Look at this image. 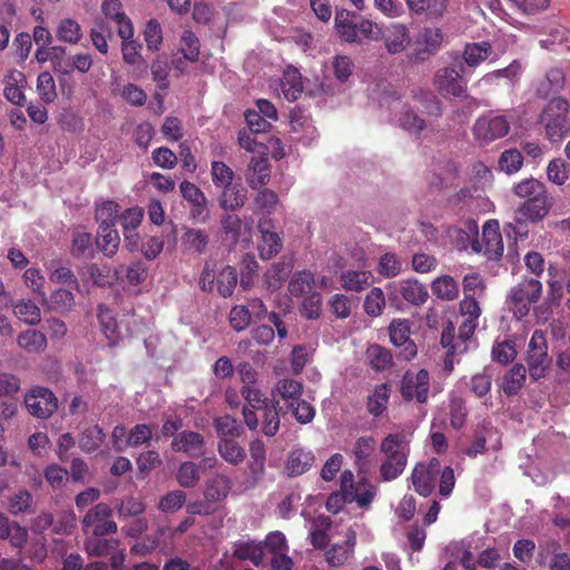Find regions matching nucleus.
<instances>
[{"mask_svg": "<svg viewBox=\"0 0 570 570\" xmlns=\"http://www.w3.org/2000/svg\"><path fill=\"white\" fill-rule=\"evenodd\" d=\"M525 367L522 365L511 367L503 376L501 384L503 392L508 395L517 394L525 381Z\"/></svg>", "mask_w": 570, "mask_h": 570, "instance_id": "49", "label": "nucleus"}, {"mask_svg": "<svg viewBox=\"0 0 570 570\" xmlns=\"http://www.w3.org/2000/svg\"><path fill=\"white\" fill-rule=\"evenodd\" d=\"M115 510L119 519L137 518L145 512L146 505L139 498L128 495L115 501Z\"/></svg>", "mask_w": 570, "mask_h": 570, "instance_id": "41", "label": "nucleus"}, {"mask_svg": "<svg viewBox=\"0 0 570 570\" xmlns=\"http://www.w3.org/2000/svg\"><path fill=\"white\" fill-rule=\"evenodd\" d=\"M237 284V273L232 266L223 267L219 273L215 274V264L206 262L200 274L199 286L205 292H212L216 286L217 292L223 297H228L233 294Z\"/></svg>", "mask_w": 570, "mask_h": 570, "instance_id": "7", "label": "nucleus"}, {"mask_svg": "<svg viewBox=\"0 0 570 570\" xmlns=\"http://www.w3.org/2000/svg\"><path fill=\"white\" fill-rule=\"evenodd\" d=\"M315 284L314 274L308 269H303L293 274L288 283V291L295 297H303L315 292Z\"/></svg>", "mask_w": 570, "mask_h": 570, "instance_id": "30", "label": "nucleus"}, {"mask_svg": "<svg viewBox=\"0 0 570 570\" xmlns=\"http://www.w3.org/2000/svg\"><path fill=\"white\" fill-rule=\"evenodd\" d=\"M522 71V66L519 61L514 60L507 68L498 69L483 76L482 81L492 83L499 78H505L510 83H514Z\"/></svg>", "mask_w": 570, "mask_h": 570, "instance_id": "58", "label": "nucleus"}, {"mask_svg": "<svg viewBox=\"0 0 570 570\" xmlns=\"http://www.w3.org/2000/svg\"><path fill=\"white\" fill-rule=\"evenodd\" d=\"M547 177L550 183L563 186L569 179V169L564 159L553 158L547 166Z\"/></svg>", "mask_w": 570, "mask_h": 570, "instance_id": "53", "label": "nucleus"}, {"mask_svg": "<svg viewBox=\"0 0 570 570\" xmlns=\"http://www.w3.org/2000/svg\"><path fill=\"white\" fill-rule=\"evenodd\" d=\"M282 248V240L277 233H266L261 236L258 244L259 256L262 259H271Z\"/></svg>", "mask_w": 570, "mask_h": 570, "instance_id": "56", "label": "nucleus"}, {"mask_svg": "<svg viewBox=\"0 0 570 570\" xmlns=\"http://www.w3.org/2000/svg\"><path fill=\"white\" fill-rule=\"evenodd\" d=\"M387 108L394 114L395 122L403 129L412 134H420L425 128V121L407 109L399 97L389 102Z\"/></svg>", "mask_w": 570, "mask_h": 570, "instance_id": "18", "label": "nucleus"}, {"mask_svg": "<svg viewBox=\"0 0 570 570\" xmlns=\"http://www.w3.org/2000/svg\"><path fill=\"white\" fill-rule=\"evenodd\" d=\"M381 39L389 53L403 52L411 43L409 28L403 23H391L382 30Z\"/></svg>", "mask_w": 570, "mask_h": 570, "instance_id": "16", "label": "nucleus"}, {"mask_svg": "<svg viewBox=\"0 0 570 570\" xmlns=\"http://www.w3.org/2000/svg\"><path fill=\"white\" fill-rule=\"evenodd\" d=\"M210 176L216 187L223 188L233 184L234 171L223 161H213L210 166Z\"/></svg>", "mask_w": 570, "mask_h": 570, "instance_id": "62", "label": "nucleus"}, {"mask_svg": "<svg viewBox=\"0 0 570 570\" xmlns=\"http://www.w3.org/2000/svg\"><path fill=\"white\" fill-rule=\"evenodd\" d=\"M402 272V262L393 253H385L381 256L377 264V273L385 277L391 278L397 276Z\"/></svg>", "mask_w": 570, "mask_h": 570, "instance_id": "57", "label": "nucleus"}, {"mask_svg": "<svg viewBox=\"0 0 570 570\" xmlns=\"http://www.w3.org/2000/svg\"><path fill=\"white\" fill-rule=\"evenodd\" d=\"M26 85V76L19 70H10L4 77L3 95L13 105H21L26 97L22 88Z\"/></svg>", "mask_w": 570, "mask_h": 570, "instance_id": "24", "label": "nucleus"}, {"mask_svg": "<svg viewBox=\"0 0 570 570\" xmlns=\"http://www.w3.org/2000/svg\"><path fill=\"white\" fill-rule=\"evenodd\" d=\"M120 238L111 224L99 225L97 245L106 256L116 254Z\"/></svg>", "mask_w": 570, "mask_h": 570, "instance_id": "37", "label": "nucleus"}, {"mask_svg": "<svg viewBox=\"0 0 570 570\" xmlns=\"http://www.w3.org/2000/svg\"><path fill=\"white\" fill-rule=\"evenodd\" d=\"M527 361L533 380L544 376L549 364L548 346L544 334L540 330H535L530 338Z\"/></svg>", "mask_w": 570, "mask_h": 570, "instance_id": "10", "label": "nucleus"}, {"mask_svg": "<svg viewBox=\"0 0 570 570\" xmlns=\"http://www.w3.org/2000/svg\"><path fill=\"white\" fill-rule=\"evenodd\" d=\"M118 35L122 39L121 52L124 61L128 65H136L141 59V46L132 40L134 29L131 22L122 23L118 28Z\"/></svg>", "mask_w": 570, "mask_h": 570, "instance_id": "21", "label": "nucleus"}, {"mask_svg": "<svg viewBox=\"0 0 570 570\" xmlns=\"http://www.w3.org/2000/svg\"><path fill=\"white\" fill-rule=\"evenodd\" d=\"M430 374L426 370L406 371L401 380L400 392L405 401L425 403L429 399Z\"/></svg>", "mask_w": 570, "mask_h": 570, "instance_id": "9", "label": "nucleus"}, {"mask_svg": "<svg viewBox=\"0 0 570 570\" xmlns=\"http://www.w3.org/2000/svg\"><path fill=\"white\" fill-rule=\"evenodd\" d=\"M8 510L11 514L14 515L33 513L35 508L32 494L24 489L18 490L9 498Z\"/></svg>", "mask_w": 570, "mask_h": 570, "instance_id": "48", "label": "nucleus"}, {"mask_svg": "<svg viewBox=\"0 0 570 570\" xmlns=\"http://www.w3.org/2000/svg\"><path fill=\"white\" fill-rule=\"evenodd\" d=\"M222 228L225 240L230 244H236L243 234L242 219L234 214H227L222 219Z\"/></svg>", "mask_w": 570, "mask_h": 570, "instance_id": "55", "label": "nucleus"}, {"mask_svg": "<svg viewBox=\"0 0 570 570\" xmlns=\"http://www.w3.org/2000/svg\"><path fill=\"white\" fill-rule=\"evenodd\" d=\"M214 426L218 436V441L236 440L243 432L242 425L230 415H224L215 419Z\"/></svg>", "mask_w": 570, "mask_h": 570, "instance_id": "45", "label": "nucleus"}, {"mask_svg": "<svg viewBox=\"0 0 570 570\" xmlns=\"http://www.w3.org/2000/svg\"><path fill=\"white\" fill-rule=\"evenodd\" d=\"M367 358L371 366L376 371L385 370L392 362L390 352L377 344L371 345L367 348Z\"/></svg>", "mask_w": 570, "mask_h": 570, "instance_id": "64", "label": "nucleus"}, {"mask_svg": "<svg viewBox=\"0 0 570 570\" xmlns=\"http://www.w3.org/2000/svg\"><path fill=\"white\" fill-rule=\"evenodd\" d=\"M105 438L106 435L99 425H91L82 430L78 444L81 451L91 453L102 445Z\"/></svg>", "mask_w": 570, "mask_h": 570, "instance_id": "40", "label": "nucleus"}, {"mask_svg": "<svg viewBox=\"0 0 570 570\" xmlns=\"http://www.w3.org/2000/svg\"><path fill=\"white\" fill-rule=\"evenodd\" d=\"M390 399V389L386 384L376 385L374 391L367 399L368 412L374 415H381L385 409Z\"/></svg>", "mask_w": 570, "mask_h": 570, "instance_id": "50", "label": "nucleus"}, {"mask_svg": "<svg viewBox=\"0 0 570 570\" xmlns=\"http://www.w3.org/2000/svg\"><path fill=\"white\" fill-rule=\"evenodd\" d=\"M432 294L443 301H454L459 296V285L453 277L443 275L431 283Z\"/></svg>", "mask_w": 570, "mask_h": 570, "instance_id": "39", "label": "nucleus"}, {"mask_svg": "<svg viewBox=\"0 0 570 570\" xmlns=\"http://www.w3.org/2000/svg\"><path fill=\"white\" fill-rule=\"evenodd\" d=\"M568 114L569 102L563 98H553L547 104L539 117V124L544 128L549 141H561L570 131Z\"/></svg>", "mask_w": 570, "mask_h": 570, "instance_id": "3", "label": "nucleus"}, {"mask_svg": "<svg viewBox=\"0 0 570 570\" xmlns=\"http://www.w3.org/2000/svg\"><path fill=\"white\" fill-rule=\"evenodd\" d=\"M234 554L236 558L248 560L257 567L263 564L266 560L263 542H239L235 546Z\"/></svg>", "mask_w": 570, "mask_h": 570, "instance_id": "33", "label": "nucleus"}, {"mask_svg": "<svg viewBox=\"0 0 570 570\" xmlns=\"http://www.w3.org/2000/svg\"><path fill=\"white\" fill-rule=\"evenodd\" d=\"M112 508L100 502L87 511L82 518L81 525L86 534L105 537L117 532V523L111 520Z\"/></svg>", "mask_w": 570, "mask_h": 570, "instance_id": "8", "label": "nucleus"}, {"mask_svg": "<svg viewBox=\"0 0 570 570\" xmlns=\"http://www.w3.org/2000/svg\"><path fill=\"white\" fill-rule=\"evenodd\" d=\"M282 91L289 101H294L301 96L303 91L302 76L295 67L289 66L284 70Z\"/></svg>", "mask_w": 570, "mask_h": 570, "instance_id": "34", "label": "nucleus"}, {"mask_svg": "<svg viewBox=\"0 0 570 570\" xmlns=\"http://www.w3.org/2000/svg\"><path fill=\"white\" fill-rule=\"evenodd\" d=\"M314 454L304 449H294L286 460L285 470L289 476H297L307 472L314 464Z\"/></svg>", "mask_w": 570, "mask_h": 570, "instance_id": "23", "label": "nucleus"}, {"mask_svg": "<svg viewBox=\"0 0 570 570\" xmlns=\"http://www.w3.org/2000/svg\"><path fill=\"white\" fill-rule=\"evenodd\" d=\"M376 492L377 488L374 484L367 481H360L353 490H348L344 500L347 503L356 502L360 508H368Z\"/></svg>", "mask_w": 570, "mask_h": 570, "instance_id": "35", "label": "nucleus"}, {"mask_svg": "<svg viewBox=\"0 0 570 570\" xmlns=\"http://www.w3.org/2000/svg\"><path fill=\"white\" fill-rule=\"evenodd\" d=\"M478 324L479 323L473 320L464 318V321L459 327L456 341L455 344L453 345L454 352L464 353L468 351L469 342L472 338Z\"/></svg>", "mask_w": 570, "mask_h": 570, "instance_id": "59", "label": "nucleus"}, {"mask_svg": "<svg viewBox=\"0 0 570 570\" xmlns=\"http://www.w3.org/2000/svg\"><path fill=\"white\" fill-rule=\"evenodd\" d=\"M542 294V284L537 278H524L511 287L508 297V308L521 320L530 312L531 305L537 303Z\"/></svg>", "mask_w": 570, "mask_h": 570, "instance_id": "5", "label": "nucleus"}, {"mask_svg": "<svg viewBox=\"0 0 570 570\" xmlns=\"http://www.w3.org/2000/svg\"><path fill=\"white\" fill-rule=\"evenodd\" d=\"M550 209L548 195L524 200L515 210L518 224L537 223L543 219Z\"/></svg>", "mask_w": 570, "mask_h": 570, "instance_id": "17", "label": "nucleus"}, {"mask_svg": "<svg viewBox=\"0 0 570 570\" xmlns=\"http://www.w3.org/2000/svg\"><path fill=\"white\" fill-rule=\"evenodd\" d=\"M269 164L264 157H253L248 164L246 180L253 188H259L269 180Z\"/></svg>", "mask_w": 570, "mask_h": 570, "instance_id": "26", "label": "nucleus"}, {"mask_svg": "<svg viewBox=\"0 0 570 570\" xmlns=\"http://www.w3.org/2000/svg\"><path fill=\"white\" fill-rule=\"evenodd\" d=\"M353 18L354 16L346 10L338 11L335 16L336 30L345 42H357V23Z\"/></svg>", "mask_w": 570, "mask_h": 570, "instance_id": "38", "label": "nucleus"}, {"mask_svg": "<svg viewBox=\"0 0 570 570\" xmlns=\"http://www.w3.org/2000/svg\"><path fill=\"white\" fill-rule=\"evenodd\" d=\"M332 525V521L328 517L320 514L315 517L311 522L309 538L311 543L316 549L324 548L328 542L327 531Z\"/></svg>", "mask_w": 570, "mask_h": 570, "instance_id": "36", "label": "nucleus"}, {"mask_svg": "<svg viewBox=\"0 0 570 570\" xmlns=\"http://www.w3.org/2000/svg\"><path fill=\"white\" fill-rule=\"evenodd\" d=\"M387 289L392 299H396L400 295L403 299L414 305L424 304L429 297L425 286L416 279L392 282L389 284Z\"/></svg>", "mask_w": 570, "mask_h": 570, "instance_id": "13", "label": "nucleus"}, {"mask_svg": "<svg viewBox=\"0 0 570 570\" xmlns=\"http://www.w3.org/2000/svg\"><path fill=\"white\" fill-rule=\"evenodd\" d=\"M98 318L101 331L108 341L109 346H115L120 338L117 321L111 311L99 307Z\"/></svg>", "mask_w": 570, "mask_h": 570, "instance_id": "47", "label": "nucleus"}, {"mask_svg": "<svg viewBox=\"0 0 570 570\" xmlns=\"http://www.w3.org/2000/svg\"><path fill=\"white\" fill-rule=\"evenodd\" d=\"M24 404L28 412L38 419H47L58 407V400L47 387L33 386L24 396Z\"/></svg>", "mask_w": 570, "mask_h": 570, "instance_id": "11", "label": "nucleus"}, {"mask_svg": "<svg viewBox=\"0 0 570 570\" xmlns=\"http://www.w3.org/2000/svg\"><path fill=\"white\" fill-rule=\"evenodd\" d=\"M291 267L286 263L273 264L264 274V283L267 289H277L286 279Z\"/></svg>", "mask_w": 570, "mask_h": 570, "instance_id": "52", "label": "nucleus"}, {"mask_svg": "<svg viewBox=\"0 0 570 570\" xmlns=\"http://www.w3.org/2000/svg\"><path fill=\"white\" fill-rule=\"evenodd\" d=\"M37 92L45 104H51L57 98L56 83L50 72L43 71L37 78Z\"/></svg>", "mask_w": 570, "mask_h": 570, "instance_id": "54", "label": "nucleus"}, {"mask_svg": "<svg viewBox=\"0 0 570 570\" xmlns=\"http://www.w3.org/2000/svg\"><path fill=\"white\" fill-rule=\"evenodd\" d=\"M409 9L416 14H425L431 19L443 17L449 0H405Z\"/></svg>", "mask_w": 570, "mask_h": 570, "instance_id": "27", "label": "nucleus"}, {"mask_svg": "<svg viewBox=\"0 0 570 570\" xmlns=\"http://www.w3.org/2000/svg\"><path fill=\"white\" fill-rule=\"evenodd\" d=\"M291 128L295 135L293 139L305 146L312 145L318 136L316 127L307 118L296 112L291 114Z\"/></svg>", "mask_w": 570, "mask_h": 570, "instance_id": "22", "label": "nucleus"}, {"mask_svg": "<svg viewBox=\"0 0 570 570\" xmlns=\"http://www.w3.org/2000/svg\"><path fill=\"white\" fill-rule=\"evenodd\" d=\"M249 460L247 468L252 484L255 485L265 474L266 449L262 440L255 439L248 445Z\"/></svg>", "mask_w": 570, "mask_h": 570, "instance_id": "20", "label": "nucleus"}, {"mask_svg": "<svg viewBox=\"0 0 570 570\" xmlns=\"http://www.w3.org/2000/svg\"><path fill=\"white\" fill-rule=\"evenodd\" d=\"M390 340L400 350V356L406 361L412 360L416 353V346L410 338V323L407 320H393L389 326Z\"/></svg>", "mask_w": 570, "mask_h": 570, "instance_id": "14", "label": "nucleus"}, {"mask_svg": "<svg viewBox=\"0 0 570 570\" xmlns=\"http://www.w3.org/2000/svg\"><path fill=\"white\" fill-rule=\"evenodd\" d=\"M11 307L13 309L14 315L24 323L29 325H35L40 322V308L32 301H11Z\"/></svg>", "mask_w": 570, "mask_h": 570, "instance_id": "46", "label": "nucleus"}, {"mask_svg": "<svg viewBox=\"0 0 570 570\" xmlns=\"http://www.w3.org/2000/svg\"><path fill=\"white\" fill-rule=\"evenodd\" d=\"M383 454L379 468L380 480L391 482L405 470L410 454V439L404 432L389 433L380 444Z\"/></svg>", "mask_w": 570, "mask_h": 570, "instance_id": "2", "label": "nucleus"}, {"mask_svg": "<svg viewBox=\"0 0 570 570\" xmlns=\"http://www.w3.org/2000/svg\"><path fill=\"white\" fill-rule=\"evenodd\" d=\"M303 384L293 377H282L277 380L271 390V396L276 405L283 402L287 407H293L303 395Z\"/></svg>", "mask_w": 570, "mask_h": 570, "instance_id": "15", "label": "nucleus"}, {"mask_svg": "<svg viewBox=\"0 0 570 570\" xmlns=\"http://www.w3.org/2000/svg\"><path fill=\"white\" fill-rule=\"evenodd\" d=\"M232 490V481L224 474L213 476L205 487L204 497L206 501L216 503L225 500Z\"/></svg>", "mask_w": 570, "mask_h": 570, "instance_id": "29", "label": "nucleus"}, {"mask_svg": "<svg viewBox=\"0 0 570 570\" xmlns=\"http://www.w3.org/2000/svg\"><path fill=\"white\" fill-rule=\"evenodd\" d=\"M436 480H439L440 494L444 498L449 497L455 484L454 471L450 466L442 468L441 462L435 458L428 463H417L411 474L413 488L422 497L433 492Z\"/></svg>", "mask_w": 570, "mask_h": 570, "instance_id": "1", "label": "nucleus"}, {"mask_svg": "<svg viewBox=\"0 0 570 570\" xmlns=\"http://www.w3.org/2000/svg\"><path fill=\"white\" fill-rule=\"evenodd\" d=\"M492 45L489 41L469 42L462 51V59L466 68H476L492 53Z\"/></svg>", "mask_w": 570, "mask_h": 570, "instance_id": "25", "label": "nucleus"}, {"mask_svg": "<svg viewBox=\"0 0 570 570\" xmlns=\"http://www.w3.org/2000/svg\"><path fill=\"white\" fill-rule=\"evenodd\" d=\"M17 344L28 353H40L47 347V338L39 331L27 330L19 334Z\"/></svg>", "mask_w": 570, "mask_h": 570, "instance_id": "43", "label": "nucleus"}, {"mask_svg": "<svg viewBox=\"0 0 570 570\" xmlns=\"http://www.w3.org/2000/svg\"><path fill=\"white\" fill-rule=\"evenodd\" d=\"M181 243L185 247L202 254L209 243V236L203 229L188 228L181 236Z\"/></svg>", "mask_w": 570, "mask_h": 570, "instance_id": "51", "label": "nucleus"}, {"mask_svg": "<svg viewBox=\"0 0 570 570\" xmlns=\"http://www.w3.org/2000/svg\"><path fill=\"white\" fill-rule=\"evenodd\" d=\"M464 72V67H461L460 71L452 67L441 68L434 75L433 85L443 97L464 98L466 97V87L462 78Z\"/></svg>", "mask_w": 570, "mask_h": 570, "instance_id": "12", "label": "nucleus"}, {"mask_svg": "<svg viewBox=\"0 0 570 570\" xmlns=\"http://www.w3.org/2000/svg\"><path fill=\"white\" fill-rule=\"evenodd\" d=\"M56 37L61 42L78 45L82 39L81 26L76 19L62 18L57 23Z\"/></svg>", "mask_w": 570, "mask_h": 570, "instance_id": "32", "label": "nucleus"}, {"mask_svg": "<svg viewBox=\"0 0 570 570\" xmlns=\"http://www.w3.org/2000/svg\"><path fill=\"white\" fill-rule=\"evenodd\" d=\"M217 451L224 461L235 466L242 464L246 458L245 450L236 440L218 441Z\"/></svg>", "mask_w": 570, "mask_h": 570, "instance_id": "44", "label": "nucleus"}, {"mask_svg": "<svg viewBox=\"0 0 570 570\" xmlns=\"http://www.w3.org/2000/svg\"><path fill=\"white\" fill-rule=\"evenodd\" d=\"M510 131V121L505 115L491 110L479 116L472 127L474 139L480 145H488L505 137Z\"/></svg>", "mask_w": 570, "mask_h": 570, "instance_id": "6", "label": "nucleus"}, {"mask_svg": "<svg viewBox=\"0 0 570 570\" xmlns=\"http://www.w3.org/2000/svg\"><path fill=\"white\" fill-rule=\"evenodd\" d=\"M219 205L226 210H235L244 206L246 189L240 184H230L222 188Z\"/></svg>", "mask_w": 570, "mask_h": 570, "instance_id": "31", "label": "nucleus"}, {"mask_svg": "<svg viewBox=\"0 0 570 570\" xmlns=\"http://www.w3.org/2000/svg\"><path fill=\"white\" fill-rule=\"evenodd\" d=\"M342 287L350 292H362L373 282V275L370 271H343L340 275Z\"/></svg>", "mask_w": 570, "mask_h": 570, "instance_id": "28", "label": "nucleus"}, {"mask_svg": "<svg viewBox=\"0 0 570 570\" xmlns=\"http://www.w3.org/2000/svg\"><path fill=\"white\" fill-rule=\"evenodd\" d=\"M278 405L271 402L263 410V432L267 436H274L279 429Z\"/></svg>", "mask_w": 570, "mask_h": 570, "instance_id": "61", "label": "nucleus"}, {"mask_svg": "<svg viewBox=\"0 0 570 570\" xmlns=\"http://www.w3.org/2000/svg\"><path fill=\"white\" fill-rule=\"evenodd\" d=\"M385 307V296L381 288L373 287L364 301V311L371 316H380Z\"/></svg>", "mask_w": 570, "mask_h": 570, "instance_id": "63", "label": "nucleus"}, {"mask_svg": "<svg viewBox=\"0 0 570 570\" xmlns=\"http://www.w3.org/2000/svg\"><path fill=\"white\" fill-rule=\"evenodd\" d=\"M468 237L471 238V247L475 253L483 252L489 259L499 258L503 254L502 236L497 220H488L482 228V238L479 240L478 225L474 220L465 223Z\"/></svg>", "mask_w": 570, "mask_h": 570, "instance_id": "4", "label": "nucleus"}, {"mask_svg": "<svg viewBox=\"0 0 570 570\" xmlns=\"http://www.w3.org/2000/svg\"><path fill=\"white\" fill-rule=\"evenodd\" d=\"M513 193L525 200L547 196L546 185L535 178H525L513 186Z\"/></svg>", "mask_w": 570, "mask_h": 570, "instance_id": "42", "label": "nucleus"}, {"mask_svg": "<svg viewBox=\"0 0 570 570\" xmlns=\"http://www.w3.org/2000/svg\"><path fill=\"white\" fill-rule=\"evenodd\" d=\"M176 452H184L190 458H199L204 454V438L194 431L178 433L171 442Z\"/></svg>", "mask_w": 570, "mask_h": 570, "instance_id": "19", "label": "nucleus"}, {"mask_svg": "<svg viewBox=\"0 0 570 570\" xmlns=\"http://www.w3.org/2000/svg\"><path fill=\"white\" fill-rule=\"evenodd\" d=\"M522 164V154L517 149L505 150L499 158V168L508 175L518 173Z\"/></svg>", "mask_w": 570, "mask_h": 570, "instance_id": "60", "label": "nucleus"}]
</instances>
